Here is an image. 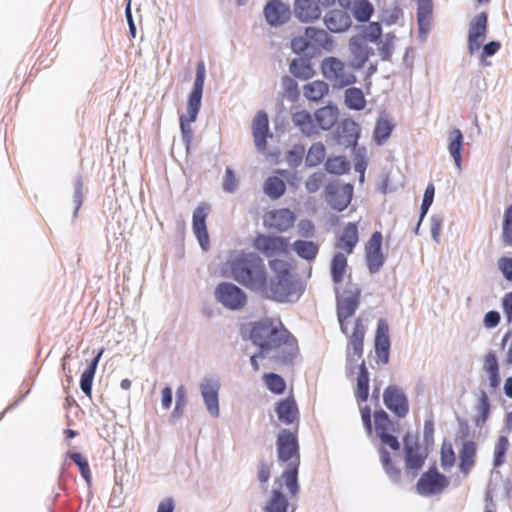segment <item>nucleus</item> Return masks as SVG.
<instances>
[{
    "label": "nucleus",
    "mask_w": 512,
    "mask_h": 512,
    "mask_svg": "<svg viewBox=\"0 0 512 512\" xmlns=\"http://www.w3.org/2000/svg\"><path fill=\"white\" fill-rule=\"evenodd\" d=\"M333 137L338 144L346 148L356 146L361 137V127L355 120L345 118L336 126Z\"/></svg>",
    "instance_id": "18"
},
{
    "label": "nucleus",
    "mask_w": 512,
    "mask_h": 512,
    "mask_svg": "<svg viewBox=\"0 0 512 512\" xmlns=\"http://www.w3.org/2000/svg\"><path fill=\"white\" fill-rule=\"evenodd\" d=\"M394 124L387 117L380 116L375 124L373 140L378 145H383L391 136Z\"/></svg>",
    "instance_id": "43"
},
{
    "label": "nucleus",
    "mask_w": 512,
    "mask_h": 512,
    "mask_svg": "<svg viewBox=\"0 0 512 512\" xmlns=\"http://www.w3.org/2000/svg\"><path fill=\"white\" fill-rule=\"evenodd\" d=\"M344 103L350 110L361 111L366 107V98L361 88L348 87L344 93Z\"/></svg>",
    "instance_id": "44"
},
{
    "label": "nucleus",
    "mask_w": 512,
    "mask_h": 512,
    "mask_svg": "<svg viewBox=\"0 0 512 512\" xmlns=\"http://www.w3.org/2000/svg\"><path fill=\"white\" fill-rule=\"evenodd\" d=\"M448 485V477L440 473L433 464L418 479L416 490L419 495L429 497L440 494Z\"/></svg>",
    "instance_id": "9"
},
{
    "label": "nucleus",
    "mask_w": 512,
    "mask_h": 512,
    "mask_svg": "<svg viewBox=\"0 0 512 512\" xmlns=\"http://www.w3.org/2000/svg\"><path fill=\"white\" fill-rule=\"evenodd\" d=\"M293 12L301 23H313L320 19L322 7L315 0H294Z\"/></svg>",
    "instance_id": "24"
},
{
    "label": "nucleus",
    "mask_w": 512,
    "mask_h": 512,
    "mask_svg": "<svg viewBox=\"0 0 512 512\" xmlns=\"http://www.w3.org/2000/svg\"><path fill=\"white\" fill-rule=\"evenodd\" d=\"M423 444V448L429 451L434 447V417L432 413H430L424 420Z\"/></svg>",
    "instance_id": "58"
},
{
    "label": "nucleus",
    "mask_w": 512,
    "mask_h": 512,
    "mask_svg": "<svg viewBox=\"0 0 512 512\" xmlns=\"http://www.w3.org/2000/svg\"><path fill=\"white\" fill-rule=\"evenodd\" d=\"M326 148L322 142L313 143L306 154L305 166L312 168L320 165L325 159Z\"/></svg>",
    "instance_id": "52"
},
{
    "label": "nucleus",
    "mask_w": 512,
    "mask_h": 512,
    "mask_svg": "<svg viewBox=\"0 0 512 512\" xmlns=\"http://www.w3.org/2000/svg\"><path fill=\"white\" fill-rule=\"evenodd\" d=\"M374 6L369 0H355L352 7L353 17L359 23H367L374 14Z\"/></svg>",
    "instance_id": "49"
},
{
    "label": "nucleus",
    "mask_w": 512,
    "mask_h": 512,
    "mask_svg": "<svg viewBox=\"0 0 512 512\" xmlns=\"http://www.w3.org/2000/svg\"><path fill=\"white\" fill-rule=\"evenodd\" d=\"M348 267L347 257L342 252H336L331 260L330 275L335 284L343 281Z\"/></svg>",
    "instance_id": "46"
},
{
    "label": "nucleus",
    "mask_w": 512,
    "mask_h": 512,
    "mask_svg": "<svg viewBox=\"0 0 512 512\" xmlns=\"http://www.w3.org/2000/svg\"><path fill=\"white\" fill-rule=\"evenodd\" d=\"M268 264H269L270 269L274 273L273 276H281V275L288 276V275L295 274L293 272V267H292L291 263H289L288 261L278 259V258H273V259L269 260Z\"/></svg>",
    "instance_id": "59"
},
{
    "label": "nucleus",
    "mask_w": 512,
    "mask_h": 512,
    "mask_svg": "<svg viewBox=\"0 0 512 512\" xmlns=\"http://www.w3.org/2000/svg\"><path fill=\"white\" fill-rule=\"evenodd\" d=\"M383 235L380 231H374L366 246H365V260L368 271L375 274L383 267L386 257L382 249Z\"/></svg>",
    "instance_id": "12"
},
{
    "label": "nucleus",
    "mask_w": 512,
    "mask_h": 512,
    "mask_svg": "<svg viewBox=\"0 0 512 512\" xmlns=\"http://www.w3.org/2000/svg\"><path fill=\"white\" fill-rule=\"evenodd\" d=\"M199 387L203 402L208 413L214 418L219 417V391L221 388L220 379L217 376H205Z\"/></svg>",
    "instance_id": "13"
},
{
    "label": "nucleus",
    "mask_w": 512,
    "mask_h": 512,
    "mask_svg": "<svg viewBox=\"0 0 512 512\" xmlns=\"http://www.w3.org/2000/svg\"><path fill=\"white\" fill-rule=\"evenodd\" d=\"M264 512H295L296 506L292 505L287 495L280 488H273L270 497L263 507Z\"/></svg>",
    "instance_id": "29"
},
{
    "label": "nucleus",
    "mask_w": 512,
    "mask_h": 512,
    "mask_svg": "<svg viewBox=\"0 0 512 512\" xmlns=\"http://www.w3.org/2000/svg\"><path fill=\"white\" fill-rule=\"evenodd\" d=\"M475 409L477 415L474 417V424L479 427L489 419L491 412L490 399L484 390H480Z\"/></svg>",
    "instance_id": "47"
},
{
    "label": "nucleus",
    "mask_w": 512,
    "mask_h": 512,
    "mask_svg": "<svg viewBox=\"0 0 512 512\" xmlns=\"http://www.w3.org/2000/svg\"><path fill=\"white\" fill-rule=\"evenodd\" d=\"M455 461L456 455L452 445L444 441L440 451V462L442 468L447 469L452 467L455 464Z\"/></svg>",
    "instance_id": "62"
},
{
    "label": "nucleus",
    "mask_w": 512,
    "mask_h": 512,
    "mask_svg": "<svg viewBox=\"0 0 512 512\" xmlns=\"http://www.w3.org/2000/svg\"><path fill=\"white\" fill-rule=\"evenodd\" d=\"M281 82L288 99L292 102L297 101L300 96V90L297 81L288 75H284L281 79Z\"/></svg>",
    "instance_id": "61"
},
{
    "label": "nucleus",
    "mask_w": 512,
    "mask_h": 512,
    "mask_svg": "<svg viewBox=\"0 0 512 512\" xmlns=\"http://www.w3.org/2000/svg\"><path fill=\"white\" fill-rule=\"evenodd\" d=\"M205 79V64L203 60H200L196 66V75L192 90L188 94L186 106L187 115H181L179 117L182 142L187 152L190 150V146L193 140V130L190 126V123L197 120L198 114L200 112Z\"/></svg>",
    "instance_id": "4"
},
{
    "label": "nucleus",
    "mask_w": 512,
    "mask_h": 512,
    "mask_svg": "<svg viewBox=\"0 0 512 512\" xmlns=\"http://www.w3.org/2000/svg\"><path fill=\"white\" fill-rule=\"evenodd\" d=\"M359 241L358 225L355 222H349L339 236L337 246L351 254Z\"/></svg>",
    "instance_id": "36"
},
{
    "label": "nucleus",
    "mask_w": 512,
    "mask_h": 512,
    "mask_svg": "<svg viewBox=\"0 0 512 512\" xmlns=\"http://www.w3.org/2000/svg\"><path fill=\"white\" fill-rule=\"evenodd\" d=\"M252 129L256 149L259 152H264L267 148V139L272 137V133L269 130L268 114L264 110H259L256 113Z\"/></svg>",
    "instance_id": "23"
},
{
    "label": "nucleus",
    "mask_w": 512,
    "mask_h": 512,
    "mask_svg": "<svg viewBox=\"0 0 512 512\" xmlns=\"http://www.w3.org/2000/svg\"><path fill=\"white\" fill-rule=\"evenodd\" d=\"M209 209L208 205L201 204L195 208L192 215V231L204 252L210 249V236L206 223Z\"/></svg>",
    "instance_id": "17"
},
{
    "label": "nucleus",
    "mask_w": 512,
    "mask_h": 512,
    "mask_svg": "<svg viewBox=\"0 0 512 512\" xmlns=\"http://www.w3.org/2000/svg\"><path fill=\"white\" fill-rule=\"evenodd\" d=\"M253 247L268 258L276 254L287 255L290 252L288 239L280 235L260 233L253 239Z\"/></svg>",
    "instance_id": "11"
},
{
    "label": "nucleus",
    "mask_w": 512,
    "mask_h": 512,
    "mask_svg": "<svg viewBox=\"0 0 512 512\" xmlns=\"http://www.w3.org/2000/svg\"><path fill=\"white\" fill-rule=\"evenodd\" d=\"M233 279L250 290L259 294L267 278L264 260L256 252L242 251L230 262Z\"/></svg>",
    "instance_id": "2"
},
{
    "label": "nucleus",
    "mask_w": 512,
    "mask_h": 512,
    "mask_svg": "<svg viewBox=\"0 0 512 512\" xmlns=\"http://www.w3.org/2000/svg\"><path fill=\"white\" fill-rule=\"evenodd\" d=\"M104 349L101 348L90 360L89 364L87 365L86 369L82 372L80 377V389L82 392L91 398L92 395V387H93V381L95 378L96 370L99 364V361L103 355Z\"/></svg>",
    "instance_id": "32"
},
{
    "label": "nucleus",
    "mask_w": 512,
    "mask_h": 512,
    "mask_svg": "<svg viewBox=\"0 0 512 512\" xmlns=\"http://www.w3.org/2000/svg\"><path fill=\"white\" fill-rule=\"evenodd\" d=\"M292 249L298 257L306 261H314L319 253V245L311 240L298 239L291 245Z\"/></svg>",
    "instance_id": "37"
},
{
    "label": "nucleus",
    "mask_w": 512,
    "mask_h": 512,
    "mask_svg": "<svg viewBox=\"0 0 512 512\" xmlns=\"http://www.w3.org/2000/svg\"><path fill=\"white\" fill-rule=\"evenodd\" d=\"M401 17H403V10L397 2L393 8L382 9L380 13L381 21L388 26L396 24Z\"/></svg>",
    "instance_id": "60"
},
{
    "label": "nucleus",
    "mask_w": 512,
    "mask_h": 512,
    "mask_svg": "<svg viewBox=\"0 0 512 512\" xmlns=\"http://www.w3.org/2000/svg\"><path fill=\"white\" fill-rule=\"evenodd\" d=\"M374 426L377 437L383 445L393 451L401 448L398 437L394 434L399 431V422L392 420L389 414L382 408L374 411Z\"/></svg>",
    "instance_id": "7"
},
{
    "label": "nucleus",
    "mask_w": 512,
    "mask_h": 512,
    "mask_svg": "<svg viewBox=\"0 0 512 512\" xmlns=\"http://www.w3.org/2000/svg\"><path fill=\"white\" fill-rule=\"evenodd\" d=\"M316 126L320 129L327 131L330 130L336 123L339 117V109L337 105L329 103L317 109L314 113Z\"/></svg>",
    "instance_id": "31"
},
{
    "label": "nucleus",
    "mask_w": 512,
    "mask_h": 512,
    "mask_svg": "<svg viewBox=\"0 0 512 512\" xmlns=\"http://www.w3.org/2000/svg\"><path fill=\"white\" fill-rule=\"evenodd\" d=\"M363 30L362 33H357L355 36L363 40L364 42L368 41L373 44L379 45L382 42L383 37V29L382 25L378 21L368 22V25L358 26Z\"/></svg>",
    "instance_id": "42"
},
{
    "label": "nucleus",
    "mask_w": 512,
    "mask_h": 512,
    "mask_svg": "<svg viewBox=\"0 0 512 512\" xmlns=\"http://www.w3.org/2000/svg\"><path fill=\"white\" fill-rule=\"evenodd\" d=\"M276 454L279 463L286 464L281 474V479L291 498L300 492L299 468H300V444L298 430L282 428L276 437Z\"/></svg>",
    "instance_id": "1"
},
{
    "label": "nucleus",
    "mask_w": 512,
    "mask_h": 512,
    "mask_svg": "<svg viewBox=\"0 0 512 512\" xmlns=\"http://www.w3.org/2000/svg\"><path fill=\"white\" fill-rule=\"evenodd\" d=\"M509 439L505 435L498 437L497 443L494 449L493 467L499 468L505 463L506 454L509 449Z\"/></svg>",
    "instance_id": "55"
},
{
    "label": "nucleus",
    "mask_w": 512,
    "mask_h": 512,
    "mask_svg": "<svg viewBox=\"0 0 512 512\" xmlns=\"http://www.w3.org/2000/svg\"><path fill=\"white\" fill-rule=\"evenodd\" d=\"M370 373L364 360L359 364L356 379L355 398L358 403L366 402L369 398Z\"/></svg>",
    "instance_id": "35"
},
{
    "label": "nucleus",
    "mask_w": 512,
    "mask_h": 512,
    "mask_svg": "<svg viewBox=\"0 0 512 512\" xmlns=\"http://www.w3.org/2000/svg\"><path fill=\"white\" fill-rule=\"evenodd\" d=\"M267 389L274 395H282L286 390L285 379L274 372L265 373L263 376Z\"/></svg>",
    "instance_id": "53"
},
{
    "label": "nucleus",
    "mask_w": 512,
    "mask_h": 512,
    "mask_svg": "<svg viewBox=\"0 0 512 512\" xmlns=\"http://www.w3.org/2000/svg\"><path fill=\"white\" fill-rule=\"evenodd\" d=\"M378 452L384 472L391 482L399 484L402 476L401 469L394 464L390 452L383 445L379 447Z\"/></svg>",
    "instance_id": "39"
},
{
    "label": "nucleus",
    "mask_w": 512,
    "mask_h": 512,
    "mask_svg": "<svg viewBox=\"0 0 512 512\" xmlns=\"http://www.w3.org/2000/svg\"><path fill=\"white\" fill-rule=\"evenodd\" d=\"M364 337L365 328L362 324L361 319H356L354 322V328L352 334L349 337L348 347L353 355L357 358H362L364 351Z\"/></svg>",
    "instance_id": "38"
},
{
    "label": "nucleus",
    "mask_w": 512,
    "mask_h": 512,
    "mask_svg": "<svg viewBox=\"0 0 512 512\" xmlns=\"http://www.w3.org/2000/svg\"><path fill=\"white\" fill-rule=\"evenodd\" d=\"M374 349L378 360L382 364L387 365L390 360L391 340L389 335V325L384 318H380L377 322Z\"/></svg>",
    "instance_id": "19"
},
{
    "label": "nucleus",
    "mask_w": 512,
    "mask_h": 512,
    "mask_svg": "<svg viewBox=\"0 0 512 512\" xmlns=\"http://www.w3.org/2000/svg\"><path fill=\"white\" fill-rule=\"evenodd\" d=\"M283 335L287 336V341L277 348L278 350L275 352L272 359L280 365L291 366L294 364V360L299 354L298 342L296 337L288 329Z\"/></svg>",
    "instance_id": "25"
},
{
    "label": "nucleus",
    "mask_w": 512,
    "mask_h": 512,
    "mask_svg": "<svg viewBox=\"0 0 512 512\" xmlns=\"http://www.w3.org/2000/svg\"><path fill=\"white\" fill-rule=\"evenodd\" d=\"M403 453L407 472L410 473L413 471L415 472L413 476H416V473L424 466L430 451L421 446H408L407 443H405Z\"/></svg>",
    "instance_id": "27"
},
{
    "label": "nucleus",
    "mask_w": 512,
    "mask_h": 512,
    "mask_svg": "<svg viewBox=\"0 0 512 512\" xmlns=\"http://www.w3.org/2000/svg\"><path fill=\"white\" fill-rule=\"evenodd\" d=\"M329 92V85L323 80H316L304 85V96L310 101H319Z\"/></svg>",
    "instance_id": "51"
},
{
    "label": "nucleus",
    "mask_w": 512,
    "mask_h": 512,
    "mask_svg": "<svg viewBox=\"0 0 512 512\" xmlns=\"http://www.w3.org/2000/svg\"><path fill=\"white\" fill-rule=\"evenodd\" d=\"M324 167L327 173L341 176L351 170V163L346 156H330L327 158Z\"/></svg>",
    "instance_id": "45"
},
{
    "label": "nucleus",
    "mask_w": 512,
    "mask_h": 512,
    "mask_svg": "<svg viewBox=\"0 0 512 512\" xmlns=\"http://www.w3.org/2000/svg\"><path fill=\"white\" fill-rule=\"evenodd\" d=\"M67 456L75 463L80 475L86 481L88 486H90L92 482V475L87 458L81 452H70Z\"/></svg>",
    "instance_id": "54"
},
{
    "label": "nucleus",
    "mask_w": 512,
    "mask_h": 512,
    "mask_svg": "<svg viewBox=\"0 0 512 512\" xmlns=\"http://www.w3.org/2000/svg\"><path fill=\"white\" fill-rule=\"evenodd\" d=\"M305 153V148L301 144L294 145L288 150L286 158L289 166L293 169L301 165Z\"/></svg>",
    "instance_id": "63"
},
{
    "label": "nucleus",
    "mask_w": 512,
    "mask_h": 512,
    "mask_svg": "<svg viewBox=\"0 0 512 512\" xmlns=\"http://www.w3.org/2000/svg\"><path fill=\"white\" fill-rule=\"evenodd\" d=\"M383 403L397 418H405L409 413L408 397L397 385H389L385 388Z\"/></svg>",
    "instance_id": "14"
},
{
    "label": "nucleus",
    "mask_w": 512,
    "mask_h": 512,
    "mask_svg": "<svg viewBox=\"0 0 512 512\" xmlns=\"http://www.w3.org/2000/svg\"><path fill=\"white\" fill-rule=\"evenodd\" d=\"M83 178L81 174H77L74 178V193H73V203L74 210L72 218L73 220L77 218L78 212L83 204Z\"/></svg>",
    "instance_id": "57"
},
{
    "label": "nucleus",
    "mask_w": 512,
    "mask_h": 512,
    "mask_svg": "<svg viewBox=\"0 0 512 512\" xmlns=\"http://www.w3.org/2000/svg\"><path fill=\"white\" fill-rule=\"evenodd\" d=\"M336 293V315L338 321L347 320L352 317L359 308L361 289L355 287V290L351 292V295L343 298L340 295L339 288H335Z\"/></svg>",
    "instance_id": "20"
},
{
    "label": "nucleus",
    "mask_w": 512,
    "mask_h": 512,
    "mask_svg": "<svg viewBox=\"0 0 512 512\" xmlns=\"http://www.w3.org/2000/svg\"><path fill=\"white\" fill-rule=\"evenodd\" d=\"M488 32V14L481 12L476 15L470 22L468 37H467V48L469 54L477 52L484 40L486 39Z\"/></svg>",
    "instance_id": "15"
},
{
    "label": "nucleus",
    "mask_w": 512,
    "mask_h": 512,
    "mask_svg": "<svg viewBox=\"0 0 512 512\" xmlns=\"http://www.w3.org/2000/svg\"><path fill=\"white\" fill-rule=\"evenodd\" d=\"M297 216L290 208L273 209L263 218V225L276 233H284L293 227Z\"/></svg>",
    "instance_id": "16"
},
{
    "label": "nucleus",
    "mask_w": 512,
    "mask_h": 512,
    "mask_svg": "<svg viewBox=\"0 0 512 512\" xmlns=\"http://www.w3.org/2000/svg\"><path fill=\"white\" fill-rule=\"evenodd\" d=\"M306 290V285L298 274L288 276H272L265 280L264 288H261L259 296L263 300L275 303H296Z\"/></svg>",
    "instance_id": "3"
},
{
    "label": "nucleus",
    "mask_w": 512,
    "mask_h": 512,
    "mask_svg": "<svg viewBox=\"0 0 512 512\" xmlns=\"http://www.w3.org/2000/svg\"><path fill=\"white\" fill-rule=\"evenodd\" d=\"M263 191L272 200H277L284 195L286 184L277 176H269L264 182Z\"/></svg>",
    "instance_id": "48"
},
{
    "label": "nucleus",
    "mask_w": 512,
    "mask_h": 512,
    "mask_svg": "<svg viewBox=\"0 0 512 512\" xmlns=\"http://www.w3.org/2000/svg\"><path fill=\"white\" fill-rule=\"evenodd\" d=\"M176 400L175 406L169 416V423L175 424L178 419H180L184 414V409L187 405V389L181 384L176 389Z\"/></svg>",
    "instance_id": "50"
},
{
    "label": "nucleus",
    "mask_w": 512,
    "mask_h": 512,
    "mask_svg": "<svg viewBox=\"0 0 512 512\" xmlns=\"http://www.w3.org/2000/svg\"><path fill=\"white\" fill-rule=\"evenodd\" d=\"M297 55L300 57L291 60L289 64V71L295 78L308 80L313 75L311 65L313 53H301Z\"/></svg>",
    "instance_id": "30"
},
{
    "label": "nucleus",
    "mask_w": 512,
    "mask_h": 512,
    "mask_svg": "<svg viewBox=\"0 0 512 512\" xmlns=\"http://www.w3.org/2000/svg\"><path fill=\"white\" fill-rule=\"evenodd\" d=\"M323 22L327 30L331 33H343L352 25L350 15L346 11L340 9L329 10L325 14Z\"/></svg>",
    "instance_id": "28"
},
{
    "label": "nucleus",
    "mask_w": 512,
    "mask_h": 512,
    "mask_svg": "<svg viewBox=\"0 0 512 512\" xmlns=\"http://www.w3.org/2000/svg\"><path fill=\"white\" fill-rule=\"evenodd\" d=\"M343 70V62L334 56H329L322 61V71L326 78L330 77L328 75V73H330L335 79L336 77L341 76Z\"/></svg>",
    "instance_id": "56"
},
{
    "label": "nucleus",
    "mask_w": 512,
    "mask_h": 512,
    "mask_svg": "<svg viewBox=\"0 0 512 512\" xmlns=\"http://www.w3.org/2000/svg\"><path fill=\"white\" fill-rule=\"evenodd\" d=\"M215 299L226 309L238 311L247 304L248 297L245 291L232 282L219 283L214 291Z\"/></svg>",
    "instance_id": "8"
},
{
    "label": "nucleus",
    "mask_w": 512,
    "mask_h": 512,
    "mask_svg": "<svg viewBox=\"0 0 512 512\" xmlns=\"http://www.w3.org/2000/svg\"><path fill=\"white\" fill-rule=\"evenodd\" d=\"M286 332L282 323L276 326L271 318L265 317L251 324L249 340L258 348L271 351L287 341V336L283 335Z\"/></svg>",
    "instance_id": "5"
},
{
    "label": "nucleus",
    "mask_w": 512,
    "mask_h": 512,
    "mask_svg": "<svg viewBox=\"0 0 512 512\" xmlns=\"http://www.w3.org/2000/svg\"><path fill=\"white\" fill-rule=\"evenodd\" d=\"M290 46L295 54L313 53V57H315L322 49L331 51L334 47V40L326 30L307 26L304 28L303 35L291 39Z\"/></svg>",
    "instance_id": "6"
},
{
    "label": "nucleus",
    "mask_w": 512,
    "mask_h": 512,
    "mask_svg": "<svg viewBox=\"0 0 512 512\" xmlns=\"http://www.w3.org/2000/svg\"><path fill=\"white\" fill-rule=\"evenodd\" d=\"M417 24L419 38L421 42H425L427 35L432 26L433 19V1L432 0H417Z\"/></svg>",
    "instance_id": "26"
},
{
    "label": "nucleus",
    "mask_w": 512,
    "mask_h": 512,
    "mask_svg": "<svg viewBox=\"0 0 512 512\" xmlns=\"http://www.w3.org/2000/svg\"><path fill=\"white\" fill-rule=\"evenodd\" d=\"M274 410L281 423L285 425L296 424L295 428H299L300 412L293 396H288L276 402Z\"/></svg>",
    "instance_id": "22"
},
{
    "label": "nucleus",
    "mask_w": 512,
    "mask_h": 512,
    "mask_svg": "<svg viewBox=\"0 0 512 512\" xmlns=\"http://www.w3.org/2000/svg\"><path fill=\"white\" fill-rule=\"evenodd\" d=\"M463 147L464 136L462 131L459 128H453L448 135V151L459 171L462 169Z\"/></svg>",
    "instance_id": "33"
},
{
    "label": "nucleus",
    "mask_w": 512,
    "mask_h": 512,
    "mask_svg": "<svg viewBox=\"0 0 512 512\" xmlns=\"http://www.w3.org/2000/svg\"><path fill=\"white\" fill-rule=\"evenodd\" d=\"M477 455V444L473 440H467L462 443L459 450V470L467 475L475 464Z\"/></svg>",
    "instance_id": "34"
},
{
    "label": "nucleus",
    "mask_w": 512,
    "mask_h": 512,
    "mask_svg": "<svg viewBox=\"0 0 512 512\" xmlns=\"http://www.w3.org/2000/svg\"><path fill=\"white\" fill-rule=\"evenodd\" d=\"M354 194V186L346 183L342 187L338 180H331L325 187V197L331 209L342 212L351 203Z\"/></svg>",
    "instance_id": "10"
},
{
    "label": "nucleus",
    "mask_w": 512,
    "mask_h": 512,
    "mask_svg": "<svg viewBox=\"0 0 512 512\" xmlns=\"http://www.w3.org/2000/svg\"><path fill=\"white\" fill-rule=\"evenodd\" d=\"M292 122L299 128L305 136H311L317 133L315 118L307 110H301L293 113Z\"/></svg>",
    "instance_id": "41"
},
{
    "label": "nucleus",
    "mask_w": 512,
    "mask_h": 512,
    "mask_svg": "<svg viewBox=\"0 0 512 512\" xmlns=\"http://www.w3.org/2000/svg\"><path fill=\"white\" fill-rule=\"evenodd\" d=\"M239 187L235 171L231 167H226L222 188L227 193H234Z\"/></svg>",
    "instance_id": "64"
},
{
    "label": "nucleus",
    "mask_w": 512,
    "mask_h": 512,
    "mask_svg": "<svg viewBox=\"0 0 512 512\" xmlns=\"http://www.w3.org/2000/svg\"><path fill=\"white\" fill-rule=\"evenodd\" d=\"M263 14L271 27H279L290 19L291 10L289 5L281 0H268L263 8Z\"/></svg>",
    "instance_id": "21"
},
{
    "label": "nucleus",
    "mask_w": 512,
    "mask_h": 512,
    "mask_svg": "<svg viewBox=\"0 0 512 512\" xmlns=\"http://www.w3.org/2000/svg\"><path fill=\"white\" fill-rule=\"evenodd\" d=\"M363 42V40L355 35L349 39L348 48L352 55V59L348 65L353 70L362 69L367 62V57H364L363 54Z\"/></svg>",
    "instance_id": "40"
}]
</instances>
